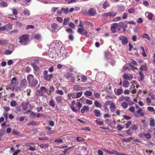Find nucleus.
Wrapping results in <instances>:
<instances>
[{"label": "nucleus", "mask_w": 155, "mask_h": 155, "mask_svg": "<svg viewBox=\"0 0 155 155\" xmlns=\"http://www.w3.org/2000/svg\"><path fill=\"white\" fill-rule=\"evenodd\" d=\"M17 105V102L15 100L12 101L10 102V106L12 107H15Z\"/></svg>", "instance_id": "2f4dec72"}, {"label": "nucleus", "mask_w": 155, "mask_h": 155, "mask_svg": "<svg viewBox=\"0 0 155 155\" xmlns=\"http://www.w3.org/2000/svg\"><path fill=\"white\" fill-rule=\"evenodd\" d=\"M28 84L31 87H35L38 83V81L34 78V76L32 74H29L27 77Z\"/></svg>", "instance_id": "f257e3e1"}, {"label": "nucleus", "mask_w": 155, "mask_h": 155, "mask_svg": "<svg viewBox=\"0 0 155 155\" xmlns=\"http://www.w3.org/2000/svg\"><path fill=\"white\" fill-rule=\"evenodd\" d=\"M144 136L145 137L148 139H150L151 138V134L149 133H147L145 134Z\"/></svg>", "instance_id": "864d4df0"}, {"label": "nucleus", "mask_w": 155, "mask_h": 155, "mask_svg": "<svg viewBox=\"0 0 155 155\" xmlns=\"http://www.w3.org/2000/svg\"><path fill=\"white\" fill-rule=\"evenodd\" d=\"M82 106V104L80 102H78L76 104V106L78 108V110H80Z\"/></svg>", "instance_id": "3c124183"}, {"label": "nucleus", "mask_w": 155, "mask_h": 155, "mask_svg": "<svg viewBox=\"0 0 155 155\" xmlns=\"http://www.w3.org/2000/svg\"><path fill=\"white\" fill-rule=\"evenodd\" d=\"M40 90H42V91L43 90L45 91V92L48 94V89L46 88L44 86H42L40 88Z\"/></svg>", "instance_id": "5fc2aeb1"}, {"label": "nucleus", "mask_w": 155, "mask_h": 155, "mask_svg": "<svg viewBox=\"0 0 155 155\" xmlns=\"http://www.w3.org/2000/svg\"><path fill=\"white\" fill-rule=\"evenodd\" d=\"M76 140L78 142H82L84 141L85 139L81 137H76Z\"/></svg>", "instance_id": "de8ad7c7"}, {"label": "nucleus", "mask_w": 155, "mask_h": 155, "mask_svg": "<svg viewBox=\"0 0 155 155\" xmlns=\"http://www.w3.org/2000/svg\"><path fill=\"white\" fill-rule=\"evenodd\" d=\"M68 26L69 27H70L72 28H73V29L75 28V25L74 24V23L72 22H71L69 24Z\"/></svg>", "instance_id": "bf43d9fd"}, {"label": "nucleus", "mask_w": 155, "mask_h": 155, "mask_svg": "<svg viewBox=\"0 0 155 155\" xmlns=\"http://www.w3.org/2000/svg\"><path fill=\"white\" fill-rule=\"evenodd\" d=\"M66 32H67L68 33L70 34H73L74 33V31L72 30V29L70 28H67L66 29Z\"/></svg>", "instance_id": "79ce46f5"}, {"label": "nucleus", "mask_w": 155, "mask_h": 155, "mask_svg": "<svg viewBox=\"0 0 155 155\" xmlns=\"http://www.w3.org/2000/svg\"><path fill=\"white\" fill-rule=\"evenodd\" d=\"M103 8L104 9H105L107 8L110 6V4L109 2L106 1L103 4Z\"/></svg>", "instance_id": "dca6fc26"}, {"label": "nucleus", "mask_w": 155, "mask_h": 155, "mask_svg": "<svg viewBox=\"0 0 155 155\" xmlns=\"http://www.w3.org/2000/svg\"><path fill=\"white\" fill-rule=\"evenodd\" d=\"M62 97L61 96H57L56 97L55 100L58 104H62Z\"/></svg>", "instance_id": "f8f14e48"}, {"label": "nucleus", "mask_w": 155, "mask_h": 155, "mask_svg": "<svg viewBox=\"0 0 155 155\" xmlns=\"http://www.w3.org/2000/svg\"><path fill=\"white\" fill-rule=\"evenodd\" d=\"M5 134V131L4 129H2L0 130V137H2Z\"/></svg>", "instance_id": "680f3d73"}, {"label": "nucleus", "mask_w": 155, "mask_h": 155, "mask_svg": "<svg viewBox=\"0 0 155 155\" xmlns=\"http://www.w3.org/2000/svg\"><path fill=\"white\" fill-rule=\"evenodd\" d=\"M92 92L89 91H87L84 93V94L86 97L90 96L92 95Z\"/></svg>", "instance_id": "c756f323"}, {"label": "nucleus", "mask_w": 155, "mask_h": 155, "mask_svg": "<svg viewBox=\"0 0 155 155\" xmlns=\"http://www.w3.org/2000/svg\"><path fill=\"white\" fill-rule=\"evenodd\" d=\"M94 115L97 117H99L101 116V114L100 110L97 109H95L93 111Z\"/></svg>", "instance_id": "2eb2a0df"}, {"label": "nucleus", "mask_w": 155, "mask_h": 155, "mask_svg": "<svg viewBox=\"0 0 155 155\" xmlns=\"http://www.w3.org/2000/svg\"><path fill=\"white\" fill-rule=\"evenodd\" d=\"M14 111L16 113H18V112H21V107L20 106H17L15 108Z\"/></svg>", "instance_id": "aec40b11"}, {"label": "nucleus", "mask_w": 155, "mask_h": 155, "mask_svg": "<svg viewBox=\"0 0 155 155\" xmlns=\"http://www.w3.org/2000/svg\"><path fill=\"white\" fill-rule=\"evenodd\" d=\"M123 78L125 79L129 80L130 76L127 74L124 73L123 75Z\"/></svg>", "instance_id": "052dcab7"}, {"label": "nucleus", "mask_w": 155, "mask_h": 155, "mask_svg": "<svg viewBox=\"0 0 155 155\" xmlns=\"http://www.w3.org/2000/svg\"><path fill=\"white\" fill-rule=\"evenodd\" d=\"M147 103L148 105H150V104L151 103V99L149 97H147L146 99Z\"/></svg>", "instance_id": "338daca9"}, {"label": "nucleus", "mask_w": 155, "mask_h": 155, "mask_svg": "<svg viewBox=\"0 0 155 155\" xmlns=\"http://www.w3.org/2000/svg\"><path fill=\"white\" fill-rule=\"evenodd\" d=\"M121 105V106L125 109L127 108L128 106L127 103L125 102H123L122 103Z\"/></svg>", "instance_id": "603ef678"}, {"label": "nucleus", "mask_w": 155, "mask_h": 155, "mask_svg": "<svg viewBox=\"0 0 155 155\" xmlns=\"http://www.w3.org/2000/svg\"><path fill=\"white\" fill-rule=\"evenodd\" d=\"M117 26L122 28H125L127 27V25L124 22H120L118 24L117 23Z\"/></svg>", "instance_id": "ddd939ff"}, {"label": "nucleus", "mask_w": 155, "mask_h": 155, "mask_svg": "<svg viewBox=\"0 0 155 155\" xmlns=\"http://www.w3.org/2000/svg\"><path fill=\"white\" fill-rule=\"evenodd\" d=\"M28 126L30 125H37L36 124V123L35 121H30L28 124Z\"/></svg>", "instance_id": "09e8293b"}, {"label": "nucleus", "mask_w": 155, "mask_h": 155, "mask_svg": "<svg viewBox=\"0 0 155 155\" xmlns=\"http://www.w3.org/2000/svg\"><path fill=\"white\" fill-rule=\"evenodd\" d=\"M21 106L22 107L23 109L24 110H27L28 108L27 104H25V102H23L21 103Z\"/></svg>", "instance_id": "c9c22d12"}, {"label": "nucleus", "mask_w": 155, "mask_h": 155, "mask_svg": "<svg viewBox=\"0 0 155 155\" xmlns=\"http://www.w3.org/2000/svg\"><path fill=\"white\" fill-rule=\"evenodd\" d=\"M6 30H9L12 29V25L10 24H8L5 26Z\"/></svg>", "instance_id": "72a5a7b5"}, {"label": "nucleus", "mask_w": 155, "mask_h": 155, "mask_svg": "<svg viewBox=\"0 0 155 155\" xmlns=\"http://www.w3.org/2000/svg\"><path fill=\"white\" fill-rule=\"evenodd\" d=\"M77 32L80 34L83 35H84L87 38L90 36L89 34H88V32L84 28H79L77 30Z\"/></svg>", "instance_id": "20e7f679"}, {"label": "nucleus", "mask_w": 155, "mask_h": 155, "mask_svg": "<svg viewBox=\"0 0 155 155\" xmlns=\"http://www.w3.org/2000/svg\"><path fill=\"white\" fill-rule=\"evenodd\" d=\"M49 104L52 107H54L55 106L54 101L52 99L49 102Z\"/></svg>", "instance_id": "ea45409f"}, {"label": "nucleus", "mask_w": 155, "mask_h": 155, "mask_svg": "<svg viewBox=\"0 0 155 155\" xmlns=\"http://www.w3.org/2000/svg\"><path fill=\"white\" fill-rule=\"evenodd\" d=\"M12 11V14L15 16V17H17L16 15L18 14V11L17 9L15 8H11Z\"/></svg>", "instance_id": "393cba45"}, {"label": "nucleus", "mask_w": 155, "mask_h": 155, "mask_svg": "<svg viewBox=\"0 0 155 155\" xmlns=\"http://www.w3.org/2000/svg\"><path fill=\"white\" fill-rule=\"evenodd\" d=\"M117 23H114L113 26L111 27V30L113 33H115L116 32V27H117Z\"/></svg>", "instance_id": "4468645a"}, {"label": "nucleus", "mask_w": 155, "mask_h": 155, "mask_svg": "<svg viewBox=\"0 0 155 155\" xmlns=\"http://www.w3.org/2000/svg\"><path fill=\"white\" fill-rule=\"evenodd\" d=\"M54 142H57L58 143H61L63 142V140L61 139H57L54 140Z\"/></svg>", "instance_id": "0e129e2a"}, {"label": "nucleus", "mask_w": 155, "mask_h": 155, "mask_svg": "<svg viewBox=\"0 0 155 155\" xmlns=\"http://www.w3.org/2000/svg\"><path fill=\"white\" fill-rule=\"evenodd\" d=\"M139 74L140 77V80L141 81L143 80L144 77V75L143 74V73L141 71H140L139 72Z\"/></svg>", "instance_id": "49530a36"}, {"label": "nucleus", "mask_w": 155, "mask_h": 155, "mask_svg": "<svg viewBox=\"0 0 155 155\" xmlns=\"http://www.w3.org/2000/svg\"><path fill=\"white\" fill-rule=\"evenodd\" d=\"M69 20L70 19L69 18H64L63 23V25H67L69 22Z\"/></svg>", "instance_id": "7c9ffc66"}, {"label": "nucleus", "mask_w": 155, "mask_h": 155, "mask_svg": "<svg viewBox=\"0 0 155 155\" xmlns=\"http://www.w3.org/2000/svg\"><path fill=\"white\" fill-rule=\"evenodd\" d=\"M51 27L52 29H55L58 27V25L56 23H53L51 25Z\"/></svg>", "instance_id": "8fccbe9b"}, {"label": "nucleus", "mask_w": 155, "mask_h": 155, "mask_svg": "<svg viewBox=\"0 0 155 155\" xmlns=\"http://www.w3.org/2000/svg\"><path fill=\"white\" fill-rule=\"evenodd\" d=\"M43 93L44 92L42 90L40 89V90H37L35 92V94L37 97L43 96Z\"/></svg>", "instance_id": "f3484780"}, {"label": "nucleus", "mask_w": 155, "mask_h": 155, "mask_svg": "<svg viewBox=\"0 0 155 155\" xmlns=\"http://www.w3.org/2000/svg\"><path fill=\"white\" fill-rule=\"evenodd\" d=\"M31 65L33 67L35 71H37L38 70L39 68L38 66L35 65V62L32 63L31 64Z\"/></svg>", "instance_id": "4be33fe9"}, {"label": "nucleus", "mask_w": 155, "mask_h": 155, "mask_svg": "<svg viewBox=\"0 0 155 155\" xmlns=\"http://www.w3.org/2000/svg\"><path fill=\"white\" fill-rule=\"evenodd\" d=\"M19 84V82L15 77L12 78L10 82V84L8 89L13 91L15 89V87Z\"/></svg>", "instance_id": "f03ea898"}, {"label": "nucleus", "mask_w": 155, "mask_h": 155, "mask_svg": "<svg viewBox=\"0 0 155 155\" xmlns=\"http://www.w3.org/2000/svg\"><path fill=\"white\" fill-rule=\"evenodd\" d=\"M140 69L141 71H147V68L146 66L142 65L140 68Z\"/></svg>", "instance_id": "a18cd8bd"}, {"label": "nucleus", "mask_w": 155, "mask_h": 155, "mask_svg": "<svg viewBox=\"0 0 155 155\" xmlns=\"http://www.w3.org/2000/svg\"><path fill=\"white\" fill-rule=\"evenodd\" d=\"M27 83L26 80L24 79L22 80L20 84V85L22 88V90H23L27 87Z\"/></svg>", "instance_id": "1a4fd4ad"}, {"label": "nucleus", "mask_w": 155, "mask_h": 155, "mask_svg": "<svg viewBox=\"0 0 155 155\" xmlns=\"http://www.w3.org/2000/svg\"><path fill=\"white\" fill-rule=\"evenodd\" d=\"M68 8H61V10L65 14H67L68 12Z\"/></svg>", "instance_id": "e2e57ef3"}, {"label": "nucleus", "mask_w": 155, "mask_h": 155, "mask_svg": "<svg viewBox=\"0 0 155 155\" xmlns=\"http://www.w3.org/2000/svg\"><path fill=\"white\" fill-rule=\"evenodd\" d=\"M83 94V92H78L76 93V98H79L81 97Z\"/></svg>", "instance_id": "4d7b16f0"}, {"label": "nucleus", "mask_w": 155, "mask_h": 155, "mask_svg": "<svg viewBox=\"0 0 155 155\" xmlns=\"http://www.w3.org/2000/svg\"><path fill=\"white\" fill-rule=\"evenodd\" d=\"M123 86L124 87H128L129 85V81H123Z\"/></svg>", "instance_id": "412c9836"}, {"label": "nucleus", "mask_w": 155, "mask_h": 155, "mask_svg": "<svg viewBox=\"0 0 155 155\" xmlns=\"http://www.w3.org/2000/svg\"><path fill=\"white\" fill-rule=\"evenodd\" d=\"M39 147L42 148H48L49 147V145L48 144H42L39 145Z\"/></svg>", "instance_id": "37998d69"}, {"label": "nucleus", "mask_w": 155, "mask_h": 155, "mask_svg": "<svg viewBox=\"0 0 155 155\" xmlns=\"http://www.w3.org/2000/svg\"><path fill=\"white\" fill-rule=\"evenodd\" d=\"M135 12V10L134 8H131L128 10V12L130 13L133 14Z\"/></svg>", "instance_id": "6e6d98bb"}, {"label": "nucleus", "mask_w": 155, "mask_h": 155, "mask_svg": "<svg viewBox=\"0 0 155 155\" xmlns=\"http://www.w3.org/2000/svg\"><path fill=\"white\" fill-rule=\"evenodd\" d=\"M123 93V90L122 89H118L116 93L115 92V94L117 95H119L122 94Z\"/></svg>", "instance_id": "a878e982"}, {"label": "nucleus", "mask_w": 155, "mask_h": 155, "mask_svg": "<svg viewBox=\"0 0 155 155\" xmlns=\"http://www.w3.org/2000/svg\"><path fill=\"white\" fill-rule=\"evenodd\" d=\"M95 122L96 123L99 124L100 125H101L104 124V122L103 121L101 120H100V119L96 120H95Z\"/></svg>", "instance_id": "e433bc0d"}, {"label": "nucleus", "mask_w": 155, "mask_h": 155, "mask_svg": "<svg viewBox=\"0 0 155 155\" xmlns=\"http://www.w3.org/2000/svg\"><path fill=\"white\" fill-rule=\"evenodd\" d=\"M38 139L39 140H48L49 138L46 136H45L44 137H39Z\"/></svg>", "instance_id": "4c0bfd02"}, {"label": "nucleus", "mask_w": 155, "mask_h": 155, "mask_svg": "<svg viewBox=\"0 0 155 155\" xmlns=\"http://www.w3.org/2000/svg\"><path fill=\"white\" fill-rule=\"evenodd\" d=\"M118 39L121 41L122 44L124 45L127 44L128 41V39L124 36L121 35L118 37Z\"/></svg>", "instance_id": "423d86ee"}, {"label": "nucleus", "mask_w": 155, "mask_h": 155, "mask_svg": "<svg viewBox=\"0 0 155 155\" xmlns=\"http://www.w3.org/2000/svg\"><path fill=\"white\" fill-rule=\"evenodd\" d=\"M53 76V74H48L45 76L44 77L45 79L48 81H49L51 80V77Z\"/></svg>", "instance_id": "b1692460"}, {"label": "nucleus", "mask_w": 155, "mask_h": 155, "mask_svg": "<svg viewBox=\"0 0 155 155\" xmlns=\"http://www.w3.org/2000/svg\"><path fill=\"white\" fill-rule=\"evenodd\" d=\"M0 5L3 8L6 7L8 6V4L6 2L2 1L0 2Z\"/></svg>", "instance_id": "5701e85b"}, {"label": "nucleus", "mask_w": 155, "mask_h": 155, "mask_svg": "<svg viewBox=\"0 0 155 155\" xmlns=\"http://www.w3.org/2000/svg\"><path fill=\"white\" fill-rule=\"evenodd\" d=\"M107 102L108 103L110 102L111 103V104H110V108H116V106L114 103L111 101H107Z\"/></svg>", "instance_id": "58836bf2"}, {"label": "nucleus", "mask_w": 155, "mask_h": 155, "mask_svg": "<svg viewBox=\"0 0 155 155\" xmlns=\"http://www.w3.org/2000/svg\"><path fill=\"white\" fill-rule=\"evenodd\" d=\"M56 93L58 94L63 95L64 94V92L61 90H58L56 91Z\"/></svg>", "instance_id": "774afa93"}, {"label": "nucleus", "mask_w": 155, "mask_h": 155, "mask_svg": "<svg viewBox=\"0 0 155 155\" xmlns=\"http://www.w3.org/2000/svg\"><path fill=\"white\" fill-rule=\"evenodd\" d=\"M73 88L76 91H81L86 89V87H82L80 85H74L73 87Z\"/></svg>", "instance_id": "9d476101"}, {"label": "nucleus", "mask_w": 155, "mask_h": 155, "mask_svg": "<svg viewBox=\"0 0 155 155\" xmlns=\"http://www.w3.org/2000/svg\"><path fill=\"white\" fill-rule=\"evenodd\" d=\"M116 14V12H110L104 13L102 15V16L103 17H113L114 16H115Z\"/></svg>", "instance_id": "6e6552de"}, {"label": "nucleus", "mask_w": 155, "mask_h": 155, "mask_svg": "<svg viewBox=\"0 0 155 155\" xmlns=\"http://www.w3.org/2000/svg\"><path fill=\"white\" fill-rule=\"evenodd\" d=\"M68 39L71 41H73L74 39V37L73 34H70L68 37Z\"/></svg>", "instance_id": "69168bd1"}, {"label": "nucleus", "mask_w": 155, "mask_h": 155, "mask_svg": "<svg viewBox=\"0 0 155 155\" xmlns=\"http://www.w3.org/2000/svg\"><path fill=\"white\" fill-rule=\"evenodd\" d=\"M35 143H28L25 144V146L27 147H29V150L32 151L35 150V147L34 146Z\"/></svg>", "instance_id": "0eeeda50"}, {"label": "nucleus", "mask_w": 155, "mask_h": 155, "mask_svg": "<svg viewBox=\"0 0 155 155\" xmlns=\"http://www.w3.org/2000/svg\"><path fill=\"white\" fill-rule=\"evenodd\" d=\"M146 15H147V16L149 19L150 20H151L152 19L153 16L152 14L151 13L147 12L146 13Z\"/></svg>", "instance_id": "bb28decb"}, {"label": "nucleus", "mask_w": 155, "mask_h": 155, "mask_svg": "<svg viewBox=\"0 0 155 155\" xmlns=\"http://www.w3.org/2000/svg\"><path fill=\"white\" fill-rule=\"evenodd\" d=\"M96 13V10L93 8H91L88 11V15L90 16H94Z\"/></svg>", "instance_id": "9b49d317"}, {"label": "nucleus", "mask_w": 155, "mask_h": 155, "mask_svg": "<svg viewBox=\"0 0 155 155\" xmlns=\"http://www.w3.org/2000/svg\"><path fill=\"white\" fill-rule=\"evenodd\" d=\"M150 125L151 127H154L155 126V121L152 118H151L150 121Z\"/></svg>", "instance_id": "c85d7f7f"}, {"label": "nucleus", "mask_w": 155, "mask_h": 155, "mask_svg": "<svg viewBox=\"0 0 155 155\" xmlns=\"http://www.w3.org/2000/svg\"><path fill=\"white\" fill-rule=\"evenodd\" d=\"M138 128V126L136 124H134L131 126V129L132 130L134 131L137 130Z\"/></svg>", "instance_id": "c03bdc74"}, {"label": "nucleus", "mask_w": 155, "mask_h": 155, "mask_svg": "<svg viewBox=\"0 0 155 155\" xmlns=\"http://www.w3.org/2000/svg\"><path fill=\"white\" fill-rule=\"evenodd\" d=\"M94 104L96 107L101 108V104L98 101H95L94 102Z\"/></svg>", "instance_id": "f704fd0d"}, {"label": "nucleus", "mask_w": 155, "mask_h": 155, "mask_svg": "<svg viewBox=\"0 0 155 155\" xmlns=\"http://www.w3.org/2000/svg\"><path fill=\"white\" fill-rule=\"evenodd\" d=\"M142 111V110L141 108H140L137 111L134 112V115L136 117H143L145 114L144 113L141 112Z\"/></svg>", "instance_id": "39448f33"}, {"label": "nucleus", "mask_w": 155, "mask_h": 155, "mask_svg": "<svg viewBox=\"0 0 155 155\" xmlns=\"http://www.w3.org/2000/svg\"><path fill=\"white\" fill-rule=\"evenodd\" d=\"M89 108L87 106H84L81 110V112L83 114L85 111L87 112L89 111Z\"/></svg>", "instance_id": "a211bd4d"}, {"label": "nucleus", "mask_w": 155, "mask_h": 155, "mask_svg": "<svg viewBox=\"0 0 155 155\" xmlns=\"http://www.w3.org/2000/svg\"><path fill=\"white\" fill-rule=\"evenodd\" d=\"M23 13L24 15H26V16H29L30 15V12L28 10H24Z\"/></svg>", "instance_id": "13d9d810"}, {"label": "nucleus", "mask_w": 155, "mask_h": 155, "mask_svg": "<svg viewBox=\"0 0 155 155\" xmlns=\"http://www.w3.org/2000/svg\"><path fill=\"white\" fill-rule=\"evenodd\" d=\"M101 149L103 151H104V152L110 154H113V153H113V151H109V150L106 149V148H101Z\"/></svg>", "instance_id": "a19ab883"}, {"label": "nucleus", "mask_w": 155, "mask_h": 155, "mask_svg": "<svg viewBox=\"0 0 155 155\" xmlns=\"http://www.w3.org/2000/svg\"><path fill=\"white\" fill-rule=\"evenodd\" d=\"M68 99L70 100H71V97L73 99H74L76 98L75 97H74V93H70L68 94Z\"/></svg>", "instance_id": "6ab92c4d"}, {"label": "nucleus", "mask_w": 155, "mask_h": 155, "mask_svg": "<svg viewBox=\"0 0 155 155\" xmlns=\"http://www.w3.org/2000/svg\"><path fill=\"white\" fill-rule=\"evenodd\" d=\"M141 37L143 38H146L148 40H150V38L149 35L147 34H144L142 35Z\"/></svg>", "instance_id": "cd10ccee"}, {"label": "nucleus", "mask_w": 155, "mask_h": 155, "mask_svg": "<svg viewBox=\"0 0 155 155\" xmlns=\"http://www.w3.org/2000/svg\"><path fill=\"white\" fill-rule=\"evenodd\" d=\"M29 38V36L28 35H23L21 36L19 42L21 43L22 44L26 45L28 40Z\"/></svg>", "instance_id": "7ed1b4c3"}, {"label": "nucleus", "mask_w": 155, "mask_h": 155, "mask_svg": "<svg viewBox=\"0 0 155 155\" xmlns=\"http://www.w3.org/2000/svg\"><path fill=\"white\" fill-rule=\"evenodd\" d=\"M121 98L122 100L126 101H129L130 100V98L128 96L124 97L123 95L121 96Z\"/></svg>", "instance_id": "473e14b6"}]
</instances>
